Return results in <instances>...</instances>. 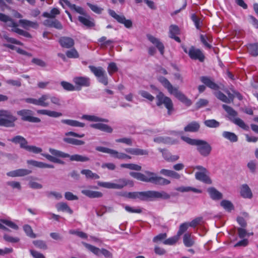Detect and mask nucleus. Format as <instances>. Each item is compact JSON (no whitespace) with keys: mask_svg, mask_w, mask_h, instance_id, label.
<instances>
[{"mask_svg":"<svg viewBox=\"0 0 258 258\" xmlns=\"http://www.w3.org/2000/svg\"><path fill=\"white\" fill-rule=\"evenodd\" d=\"M130 175L140 181L150 182L158 185H167L171 183L169 179L158 176L156 173L149 171H145V174L141 172H131Z\"/></svg>","mask_w":258,"mask_h":258,"instance_id":"nucleus-1","label":"nucleus"},{"mask_svg":"<svg viewBox=\"0 0 258 258\" xmlns=\"http://www.w3.org/2000/svg\"><path fill=\"white\" fill-rule=\"evenodd\" d=\"M158 80L165 88L167 89L170 94H173L179 101L185 104L186 106H190L191 105V101L179 91L177 88L174 87L166 78L160 76L158 77Z\"/></svg>","mask_w":258,"mask_h":258,"instance_id":"nucleus-2","label":"nucleus"},{"mask_svg":"<svg viewBox=\"0 0 258 258\" xmlns=\"http://www.w3.org/2000/svg\"><path fill=\"white\" fill-rule=\"evenodd\" d=\"M181 139L189 145L196 146L197 150L202 156L206 157L210 155L212 148L207 141L200 139H191L185 136H181Z\"/></svg>","mask_w":258,"mask_h":258,"instance_id":"nucleus-3","label":"nucleus"},{"mask_svg":"<svg viewBox=\"0 0 258 258\" xmlns=\"http://www.w3.org/2000/svg\"><path fill=\"white\" fill-rule=\"evenodd\" d=\"M24 100L27 103L44 107L49 106L50 103L48 101V100H50L53 104L58 106L61 105V101L58 97L55 96H51L49 94H43L38 99L27 98Z\"/></svg>","mask_w":258,"mask_h":258,"instance_id":"nucleus-4","label":"nucleus"},{"mask_svg":"<svg viewBox=\"0 0 258 258\" xmlns=\"http://www.w3.org/2000/svg\"><path fill=\"white\" fill-rule=\"evenodd\" d=\"M0 21L7 23V26L12 28L11 31L25 37L31 38L32 35L28 32L18 28V24L9 16L0 13Z\"/></svg>","mask_w":258,"mask_h":258,"instance_id":"nucleus-5","label":"nucleus"},{"mask_svg":"<svg viewBox=\"0 0 258 258\" xmlns=\"http://www.w3.org/2000/svg\"><path fill=\"white\" fill-rule=\"evenodd\" d=\"M222 108L228 113L229 118L232 122L242 129L248 131L249 129L248 125L245 124L243 120L240 118H236L238 113L232 107L226 104L222 105Z\"/></svg>","mask_w":258,"mask_h":258,"instance_id":"nucleus-6","label":"nucleus"},{"mask_svg":"<svg viewBox=\"0 0 258 258\" xmlns=\"http://www.w3.org/2000/svg\"><path fill=\"white\" fill-rule=\"evenodd\" d=\"M156 105L158 107H161L163 105L167 109V114L170 115L174 111L173 103L172 100L165 96L164 93L159 91L156 96Z\"/></svg>","mask_w":258,"mask_h":258,"instance_id":"nucleus-7","label":"nucleus"},{"mask_svg":"<svg viewBox=\"0 0 258 258\" xmlns=\"http://www.w3.org/2000/svg\"><path fill=\"white\" fill-rule=\"evenodd\" d=\"M17 118L11 111L7 110H0V126L7 127H13Z\"/></svg>","mask_w":258,"mask_h":258,"instance_id":"nucleus-8","label":"nucleus"},{"mask_svg":"<svg viewBox=\"0 0 258 258\" xmlns=\"http://www.w3.org/2000/svg\"><path fill=\"white\" fill-rule=\"evenodd\" d=\"M128 184L133 185V181L127 180L125 178H119L115 180L114 183L100 181L98 182L99 186L109 189H120Z\"/></svg>","mask_w":258,"mask_h":258,"instance_id":"nucleus-9","label":"nucleus"},{"mask_svg":"<svg viewBox=\"0 0 258 258\" xmlns=\"http://www.w3.org/2000/svg\"><path fill=\"white\" fill-rule=\"evenodd\" d=\"M88 68L91 72L96 77L99 83L104 86L108 85V77L105 70L102 67H97L90 65Z\"/></svg>","mask_w":258,"mask_h":258,"instance_id":"nucleus-10","label":"nucleus"},{"mask_svg":"<svg viewBox=\"0 0 258 258\" xmlns=\"http://www.w3.org/2000/svg\"><path fill=\"white\" fill-rule=\"evenodd\" d=\"M183 51L188 54L189 57L192 60H198L200 62H204L205 56L203 51L199 48H196L195 46H191L189 49L185 45H182Z\"/></svg>","mask_w":258,"mask_h":258,"instance_id":"nucleus-11","label":"nucleus"},{"mask_svg":"<svg viewBox=\"0 0 258 258\" xmlns=\"http://www.w3.org/2000/svg\"><path fill=\"white\" fill-rule=\"evenodd\" d=\"M49 152L51 154H53L56 157H60L61 158L69 157L71 161L85 162L89 160V158L86 156H82L79 154L70 155L68 153H66L55 149H50Z\"/></svg>","mask_w":258,"mask_h":258,"instance_id":"nucleus-12","label":"nucleus"},{"mask_svg":"<svg viewBox=\"0 0 258 258\" xmlns=\"http://www.w3.org/2000/svg\"><path fill=\"white\" fill-rule=\"evenodd\" d=\"M200 81L204 85H201L198 86V91L200 93L204 92L206 90V86L214 90H218L220 88L218 84L214 82V80L208 76H202L200 77Z\"/></svg>","mask_w":258,"mask_h":258,"instance_id":"nucleus-13","label":"nucleus"},{"mask_svg":"<svg viewBox=\"0 0 258 258\" xmlns=\"http://www.w3.org/2000/svg\"><path fill=\"white\" fill-rule=\"evenodd\" d=\"M83 245L89 250L97 256L104 255L106 258H112V253L107 249L105 248L100 249L94 245L85 242H82Z\"/></svg>","mask_w":258,"mask_h":258,"instance_id":"nucleus-14","label":"nucleus"},{"mask_svg":"<svg viewBox=\"0 0 258 258\" xmlns=\"http://www.w3.org/2000/svg\"><path fill=\"white\" fill-rule=\"evenodd\" d=\"M17 114L21 117L22 120L30 122H40L39 118L32 116L33 111L29 109H22L17 112Z\"/></svg>","mask_w":258,"mask_h":258,"instance_id":"nucleus-15","label":"nucleus"},{"mask_svg":"<svg viewBox=\"0 0 258 258\" xmlns=\"http://www.w3.org/2000/svg\"><path fill=\"white\" fill-rule=\"evenodd\" d=\"M108 13L112 17L115 19L118 23L123 24L125 28L130 29L133 27L132 21L130 19H126L124 16L119 15L117 14L114 11L110 9L108 10Z\"/></svg>","mask_w":258,"mask_h":258,"instance_id":"nucleus-16","label":"nucleus"},{"mask_svg":"<svg viewBox=\"0 0 258 258\" xmlns=\"http://www.w3.org/2000/svg\"><path fill=\"white\" fill-rule=\"evenodd\" d=\"M196 169L200 170V172H197L195 174L196 178L202 181L206 184H211L212 180L207 175V170L202 166H197Z\"/></svg>","mask_w":258,"mask_h":258,"instance_id":"nucleus-17","label":"nucleus"},{"mask_svg":"<svg viewBox=\"0 0 258 258\" xmlns=\"http://www.w3.org/2000/svg\"><path fill=\"white\" fill-rule=\"evenodd\" d=\"M77 91H80L83 87H88L91 85L90 79L88 77H76L73 79Z\"/></svg>","mask_w":258,"mask_h":258,"instance_id":"nucleus-18","label":"nucleus"},{"mask_svg":"<svg viewBox=\"0 0 258 258\" xmlns=\"http://www.w3.org/2000/svg\"><path fill=\"white\" fill-rule=\"evenodd\" d=\"M123 196L128 199H139L142 201H146L148 200L149 192L148 191L140 192H129L124 194Z\"/></svg>","mask_w":258,"mask_h":258,"instance_id":"nucleus-19","label":"nucleus"},{"mask_svg":"<svg viewBox=\"0 0 258 258\" xmlns=\"http://www.w3.org/2000/svg\"><path fill=\"white\" fill-rule=\"evenodd\" d=\"M148 200L151 199H162L168 200L170 198V195L164 191H158L155 190H148Z\"/></svg>","mask_w":258,"mask_h":258,"instance_id":"nucleus-20","label":"nucleus"},{"mask_svg":"<svg viewBox=\"0 0 258 258\" xmlns=\"http://www.w3.org/2000/svg\"><path fill=\"white\" fill-rule=\"evenodd\" d=\"M4 38L5 40L11 44H4V46L8 48L9 49H11V50H15L17 51V49H18V47H17L16 46H14V45L12 44H17L19 45H23V43L21 42L20 41L17 40L16 39L10 37L8 36V35H4Z\"/></svg>","mask_w":258,"mask_h":258,"instance_id":"nucleus-21","label":"nucleus"},{"mask_svg":"<svg viewBox=\"0 0 258 258\" xmlns=\"http://www.w3.org/2000/svg\"><path fill=\"white\" fill-rule=\"evenodd\" d=\"M159 151L162 153L163 158L167 162H174L179 159L178 155H172L168 150L165 149H159Z\"/></svg>","mask_w":258,"mask_h":258,"instance_id":"nucleus-22","label":"nucleus"},{"mask_svg":"<svg viewBox=\"0 0 258 258\" xmlns=\"http://www.w3.org/2000/svg\"><path fill=\"white\" fill-rule=\"evenodd\" d=\"M148 40L158 49L160 53L163 55L164 53V45L160 40L151 35H147Z\"/></svg>","mask_w":258,"mask_h":258,"instance_id":"nucleus-23","label":"nucleus"},{"mask_svg":"<svg viewBox=\"0 0 258 258\" xmlns=\"http://www.w3.org/2000/svg\"><path fill=\"white\" fill-rule=\"evenodd\" d=\"M180 34V29L178 26L171 25L169 27V36L178 43L181 42L180 38L177 35Z\"/></svg>","mask_w":258,"mask_h":258,"instance_id":"nucleus-24","label":"nucleus"},{"mask_svg":"<svg viewBox=\"0 0 258 258\" xmlns=\"http://www.w3.org/2000/svg\"><path fill=\"white\" fill-rule=\"evenodd\" d=\"M31 170L26 169H18L15 170L11 171L7 173V175L9 177H15L24 176L30 174Z\"/></svg>","mask_w":258,"mask_h":258,"instance_id":"nucleus-25","label":"nucleus"},{"mask_svg":"<svg viewBox=\"0 0 258 258\" xmlns=\"http://www.w3.org/2000/svg\"><path fill=\"white\" fill-rule=\"evenodd\" d=\"M58 42L62 47L70 48L74 46L75 42L73 39L69 37H61Z\"/></svg>","mask_w":258,"mask_h":258,"instance_id":"nucleus-26","label":"nucleus"},{"mask_svg":"<svg viewBox=\"0 0 258 258\" xmlns=\"http://www.w3.org/2000/svg\"><path fill=\"white\" fill-rule=\"evenodd\" d=\"M0 229L4 230L5 231H9L10 230L7 228L6 226H5L3 224H5L7 226L9 227L10 228L17 230L19 229L18 226L14 222L6 220V219H1L0 220Z\"/></svg>","mask_w":258,"mask_h":258,"instance_id":"nucleus-27","label":"nucleus"},{"mask_svg":"<svg viewBox=\"0 0 258 258\" xmlns=\"http://www.w3.org/2000/svg\"><path fill=\"white\" fill-rule=\"evenodd\" d=\"M9 141L15 144H19L20 147L24 149H25L28 144V142L26 139L19 135L15 136L13 138L9 139Z\"/></svg>","mask_w":258,"mask_h":258,"instance_id":"nucleus-28","label":"nucleus"},{"mask_svg":"<svg viewBox=\"0 0 258 258\" xmlns=\"http://www.w3.org/2000/svg\"><path fill=\"white\" fill-rule=\"evenodd\" d=\"M85 17L79 16L78 20L80 23L88 28H91L95 26L94 20L91 17L86 14Z\"/></svg>","mask_w":258,"mask_h":258,"instance_id":"nucleus-29","label":"nucleus"},{"mask_svg":"<svg viewBox=\"0 0 258 258\" xmlns=\"http://www.w3.org/2000/svg\"><path fill=\"white\" fill-rule=\"evenodd\" d=\"M90 127L107 133H111L113 131V129L110 126L102 123L91 124Z\"/></svg>","mask_w":258,"mask_h":258,"instance_id":"nucleus-30","label":"nucleus"},{"mask_svg":"<svg viewBox=\"0 0 258 258\" xmlns=\"http://www.w3.org/2000/svg\"><path fill=\"white\" fill-rule=\"evenodd\" d=\"M28 165L33 166L34 167H38L40 168H53V165L44 163L42 162L37 161L33 160H28L27 161Z\"/></svg>","mask_w":258,"mask_h":258,"instance_id":"nucleus-31","label":"nucleus"},{"mask_svg":"<svg viewBox=\"0 0 258 258\" xmlns=\"http://www.w3.org/2000/svg\"><path fill=\"white\" fill-rule=\"evenodd\" d=\"M240 195L245 199H251L252 193L248 185L246 184H243L240 188Z\"/></svg>","mask_w":258,"mask_h":258,"instance_id":"nucleus-32","label":"nucleus"},{"mask_svg":"<svg viewBox=\"0 0 258 258\" xmlns=\"http://www.w3.org/2000/svg\"><path fill=\"white\" fill-rule=\"evenodd\" d=\"M19 23L24 29H27L31 27L34 29H37L38 27V24L36 22H32L26 19H20Z\"/></svg>","mask_w":258,"mask_h":258,"instance_id":"nucleus-33","label":"nucleus"},{"mask_svg":"<svg viewBox=\"0 0 258 258\" xmlns=\"http://www.w3.org/2000/svg\"><path fill=\"white\" fill-rule=\"evenodd\" d=\"M124 151L126 153L133 155L139 156L148 155V151L147 150L139 148H126Z\"/></svg>","mask_w":258,"mask_h":258,"instance_id":"nucleus-34","label":"nucleus"},{"mask_svg":"<svg viewBox=\"0 0 258 258\" xmlns=\"http://www.w3.org/2000/svg\"><path fill=\"white\" fill-rule=\"evenodd\" d=\"M62 123L67 124L68 125L73 127H83L85 126V124L83 122H80L76 120L70 119H63L61 120Z\"/></svg>","mask_w":258,"mask_h":258,"instance_id":"nucleus-35","label":"nucleus"},{"mask_svg":"<svg viewBox=\"0 0 258 258\" xmlns=\"http://www.w3.org/2000/svg\"><path fill=\"white\" fill-rule=\"evenodd\" d=\"M207 191L211 198L213 200H219L223 198L222 193L217 190L215 187H209Z\"/></svg>","mask_w":258,"mask_h":258,"instance_id":"nucleus-36","label":"nucleus"},{"mask_svg":"<svg viewBox=\"0 0 258 258\" xmlns=\"http://www.w3.org/2000/svg\"><path fill=\"white\" fill-rule=\"evenodd\" d=\"M200 38L202 44L207 48L211 49L212 47V45L210 43L213 41L212 37L211 35L201 34Z\"/></svg>","mask_w":258,"mask_h":258,"instance_id":"nucleus-37","label":"nucleus"},{"mask_svg":"<svg viewBox=\"0 0 258 258\" xmlns=\"http://www.w3.org/2000/svg\"><path fill=\"white\" fill-rule=\"evenodd\" d=\"M200 127L199 123L197 121H192L189 123L184 128V131L185 132H197Z\"/></svg>","mask_w":258,"mask_h":258,"instance_id":"nucleus-38","label":"nucleus"},{"mask_svg":"<svg viewBox=\"0 0 258 258\" xmlns=\"http://www.w3.org/2000/svg\"><path fill=\"white\" fill-rule=\"evenodd\" d=\"M44 24L45 26H47L49 27H53L58 30H61L63 28L61 23L57 19H54L52 21L46 20L44 22Z\"/></svg>","mask_w":258,"mask_h":258,"instance_id":"nucleus-39","label":"nucleus"},{"mask_svg":"<svg viewBox=\"0 0 258 258\" xmlns=\"http://www.w3.org/2000/svg\"><path fill=\"white\" fill-rule=\"evenodd\" d=\"M82 193L90 198H98L103 196L101 192L98 191H93L89 189H84Z\"/></svg>","mask_w":258,"mask_h":258,"instance_id":"nucleus-40","label":"nucleus"},{"mask_svg":"<svg viewBox=\"0 0 258 258\" xmlns=\"http://www.w3.org/2000/svg\"><path fill=\"white\" fill-rule=\"evenodd\" d=\"M111 156L116 159L119 160L131 159L132 157L125 153L119 152L116 150H112Z\"/></svg>","mask_w":258,"mask_h":258,"instance_id":"nucleus-41","label":"nucleus"},{"mask_svg":"<svg viewBox=\"0 0 258 258\" xmlns=\"http://www.w3.org/2000/svg\"><path fill=\"white\" fill-rule=\"evenodd\" d=\"M56 207L58 211L66 212L70 214H72L73 213V211L66 203H59L56 205Z\"/></svg>","mask_w":258,"mask_h":258,"instance_id":"nucleus-42","label":"nucleus"},{"mask_svg":"<svg viewBox=\"0 0 258 258\" xmlns=\"http://www.w3.org/2000/svg\"><path fill=\"white\" fill-rule=\"evenodd\" d=\"M215 96L221 101L226 103H230L233 102V97H227L221 91H219L215 93Z\"/></svg>","mask_w":258,"mask_h":258,"instance_id":"nucleus-43","label":"nucleus"},{"mask_svg":"<svg viewBox=\"0 0 258 258\" xmlns=\"http://www.w3.org/2000/svg\"><path fill=\"white\" fill-rule=\"evenodd\" d=\"M98 41L100 43V46L102 48L106 47L108 46H110L113 47V46L112 45V44L114 42L112 40H107V38L105 36H102L98 39Z\"/></svg>","mask_w":258,"mask_h":258,"instance_id":"nucleus-44","label":"nucleus"},{"mask_svg":"<svg viewBox=\"0 0 258 258\" xmlns=\"http://www.w3.org/2000/svg\"><path fill=\"white\" fill-rule=\"evenodd\" d=\"M81 173L85 175L87 179H97L100 178L99 176L97 174L93 173L89 169H83L81 171Z\"/></svg>","mask_w":258,"mask_h":258,"instance_id":"nucleus-45","label":"nucleus"},{"mask_svg":"<svg viewBox=\"0 0 258 258\" xmlns=\"http://www.w3.org/2000/svg\"><path fill=\"white\" fill-rule=\"evenodd\" d=\"M222 136L224 138L229 140L231 142H236L238 141L237 136L236 134L232 132L227 131L223 132Z\"/></svg>","mask_w":258,"mask_h":258,"instance_id":"nucleus-46","label":"nucleus"},{"mask_svg":"<svg viewBox=\"0 0 258 258\" xmlns=\"http://www.w3.org/2000/svg\"><path fill=\"white\" fill-rule=\"evenodd\" d=\"M247 48L251 55L253 56L258 55V43L249 44Z\"/></svg>","mask_w":258,"mask_h":258,"instance_id":"nucleus-47","label":"nucleus"},{"mask_svg":"<svg viewBox=\"0 0 258 258\" xmlns=\"http://www.w3.org/2000/svg\"><path fill=\"white\" fill-rule=\"evenodd\" d=\"M121 168H125L130 170L140 171L142 169V167L140 165L134 163H123L120 165Z\"/></svg>","mask_w":258,"mask_h":258,"instance_id":"nucleus-48","label":"nucleus"},{"mask_svg":"<svg viewBox=\"0 0 258 258\" xmlns=\"http://www.w3.org/2000/svg\"><path fill=\"white\" fill-rule=\"evenodd\" d=\"M220 205L226 211L229 212L234 210V208L232 203L228 200H222L220 203Z\"/></svg>","mask_w":258,"mask_h":258,"instance_id":"nucleus-49","label":"nucleus"},{"mask_svg":"<svg viewBox=\"0 0 258 258\" xmlns=\"http://www.w3.org/2000/svg\"><path fill=\"white\" fill-rule=\"evenodd\" d=\"M63 141L67 143L77 146L83 145L85 144V142L83 141L71 138H64Z\"/></svg>","mask_w":258,"mask_h":258,"instance_id":"nucleus-50","label":"nucleus"},{"mask_svg":"<svg viewBox=\"0 0 258 258\" xmlns=\"http://www.w3.org/2000/svg\"><path fill=\"white\" fill-rule=\"evenodd\" d=\"M183 241L184 244L186 247H191L194 244V240L191 238V235L189 233H185L183 236Z\"/></svg>","mask_w":258,"mask_h":258,"instance_id":"nucleus-51","label":"nucleus"},{"mask_svg":"<svg viewBox=\"0 0 258 258\" xmlns=\"http://www.w3.org/2000/svg\"><path fill=\"white\" fill-rule=\"evenodd\" d=\"M60 85L63 89L67 91H73L76 90L75 86L67 81H62L60 82Z\"/></svg>","mask_w":258,"mask_h":258,"instance_id":"nucleus-52","label":"nucleus"},{"mask_svg":"<svg viewBox=\"0 0 258 258\" xmlns=\"http://www.w3.org/2000/svg\"><path fill=\"white\" fill-rule=\"evenodd\" d=\"M83 119H85L89 121H103V122H108V120L106 119H103L102 118L98 117L95 115H83L82 117Z\"/></svg>","mask_w":258,"mask_h":258,"instance_id":"nucleus-53","label":"nucleus"},{"mask_svg":"<svg viewBox=\"0 0 258 258\" xmlns=\"http://www.w3.org/2000/svg\"><path fill=\"white\" fill-rule=\"evenodd\" d=\"M204 124L210 128H216L219 126L220 123L215 119H208L204 121Z\"/></svg>","mask_w":258,"mask_h":258,"instance_id":"nucleus-54","label":"nucleus"},{"mask_svg":"<svg viewBox=\"0 0 258 258\" xmlns=\"http://www.w3.org/2000/svg\"><path fill=\"white\" fill-rule=\"evenodd\" d=\"M23 230L28 236L33 238L36 237V234L34 233L33 230L30 225L28 224L24 225L23 226Z\"/></svg>","mask_w":258,"mask_h":258,"instance_id":"nucleus-55","label":"nucleus"},{"mask_svg":"<svg viewBox=\"0 0 258 258\" xmlns=\"http://www.w3.org/2000/svg\"><path fill=\"white\" fill-rule=\"evenodd\" d=\"M33 244L37 248L43 250L47 249V245L45 241L42 240H36L33 241Z\"/></svg>","mask_w":258,"mask_h":258,"instance_id":"nucleus-56","label":"nucleus"},{"mask_svg":"<svg viewBox=\"0 0 258 258\" xmlns=\"http://www.w3.org/2000/svg\"><path fill=\"white\" fill-rule=\"evenodd\" d=\"M118 69L116 64L114 62H111L109 63L107 67V71L110 76H112L113 74L117 72Z\"/></svg>","mask_w":258,"mask_h":258,"instance_id":"nucleus-57","label":"nucleus"},{"mask_svg":"<svg viewBox=\"0 0 258 258\" xmlns=\"http://www.w3.org/2000/svg\"><path fill=\"white\" fill-rule=\"evenodd\" d=\"M191 19L194 23L196 28L198 30H200L202 24L201 19L195 14L191 15Z\"/></svg>","mask_w":258,"mask_h":258,"instance_id":"nucleus-58","label":"nucleus"},{"mask_svg":"<svg viewBox=\"0 0 258 258\" xmlns=\"http://www.w3.org/2000/svg\"><path fill=\"white\" fill-rule=\"evenodd\" d=\"M66 54L67 56L70 58H77L79 57V53L75 48L68 50Z\"/></svg>","mask_w":258,"mask_h":258,"instance_id":"nucleus-59","label":"nucleus"},{"mask_svg":"<svg viewBox=\"0 0 258 258\" xmlns=\"http://www.w3.org/2000/svg\"><path fill=\"white\" fill-rule=\"evenodd\" d=\"M87 5L90 8V9L95 13L97 14H101L103 9L96 5H93L90 3H87Z\"/></svg>","mask_w":258,"mask_h":258,"instance_id":"nucleus-60","label":"nucleus"},{"mask_svg":"<svg viewBox=\"0 0 258 258\" xmlns=\"http://www.w3.org/2000/svg\"><path fill=\"white\" fill-rule=\"evenodd\" d=\"M25 150L29 152H32L35 154L40 153L42 151L41 148L37 147L35 146H29L28 145Z\"/></svg>","mask_w":258,"mask_h":258,"instance_id":"nucleus-61","label":"nucleus"},{"mask_svg":"<svg viewBox=\"0 0 258 258\" xmlns=\"http://www.w3.org/2000/svg\"><path fill=\"white\" fill-rule=\"evenodd\" d=\"M124 209L126 211L131 213L140 214L142 212V210L140 207H137L135 208L134 207H132L129 206H125L124 207Z\"/></svg>","mask_w":258,"mask_h":258,"instance_id":"nucleus-62","label":"nucleus"},{"mask_svg":"<svg viewBox=\"0 0 258 258\" xmlns=\"http://www.w3.org/2000/svg\"><path fill=\"white\" fill-rule=\"evenodd\" d=\"M209 103L208 100L205 99H200L196 104V109H199L203 107L206 106Z\"/></svg>","mask_w":258,"mask_h":258,"instance_id":"nucleus-63","label":"nucleus"},{"mask_svg":"<svg viewBox=\"0 0 258 258\" xmlns=\"http://www.w3.org/2000/svg\"><path fill=\"white\" fill-rule=\"evenodd\" d=\"M188 223L185 222L182 223L180 226L179 230L177 232V236H180L182 235L184 232H185L189 227Z\"/></svg>","mask_w":258,"mask_h":258,"instance_id":"nucleus-64","label":"nucleus"}]
</instances>
